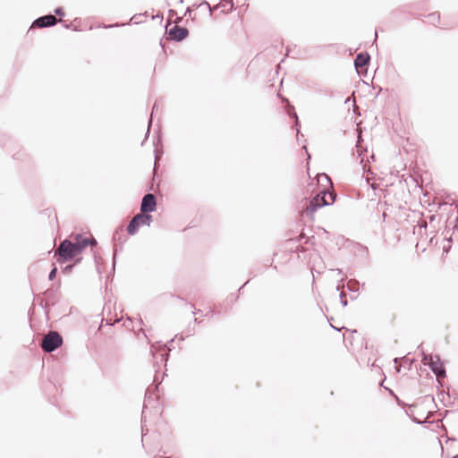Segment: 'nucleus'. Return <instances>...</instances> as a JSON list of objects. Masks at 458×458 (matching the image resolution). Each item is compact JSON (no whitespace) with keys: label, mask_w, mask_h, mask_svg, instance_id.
Segmentation results:
<instances>
[{"label":"nucleus","mask_w":458,"mask_h":458,"mask_svg":"<svg viewBox=\"0 0 458 458\" xmlns=\"http://www.w3.org/2000/svg\"><path fill=\"white\" fill-rule=\"evenodd\" d=\"M89 247L92 258H101L103 252L98 241L93 236H84L81 233H72L60 242L59 248L54 250L53 258H76Z\"/></svg>","instance_id":"obj_1"},{"label":"nucleus","mask_w":458,"mask_h":458,"mask_svg":"<svg viewBox=\"0 0 458 458\" xmlns=\"http://www.w3.org/2000/svg\"><path fill=\"white\" fill-rule=\"evenodd\" d=\"M178 337L176 335L174 338L170 339L167 343L162 344V342H157L155 344H152L150 347V352L152 353L154 359V368H155V375L153 383L150 386H153L156 390H159V385L161 384L164 375L160 378L159 369L160 366L158 364V359L161 362L166 363L169 358V352L172 351V344L174 341V338Z\"/></svg>","instance_id":"obj_2"},{"label":"nucleus","mask_w":458,"mask_h":458,"mask_svg":"<svg viewBox=\"0 0 458 458\" xmlns=\"http://www.w3.org/2000/svg\"><path fill=\"white\" fill-rule=\"evenodd\" d=\"M335 198L336 194L334 192H330L326 189L320 191L318 194L309 201V204L305 208L307 216L312 217L318 208L333 205L335 201Z\"/></svg>","instance_id":"obj_3"},{"label":"nucleus","mask_w":458,"mask_h":458,"mask_svg":"<svg viewBox=\"0 0 458 458\" xmlns=\"http://www.w3.org/2000/svg\"><path fill=\"white\" fill-rule=\"evenodd\" d=\"M116 260L117 259H110V262L108 263V259H94L95 267L99 276V278H106V285L114 277L115 272Z\"/></svg>","instance_id":"obj_4"},{"label":"nucleus","mask_w":458,"mask_h":458,"mask_svg":"<svg viewBox=\"0 0 458 458\" xmlns=\"http://www.w3.org/2000/svg\"><path fill=\"white\" fill-rule=\"evenodd\" d=\"M418 349L421 351L423 360L429 367L430 370L435 374V376L437 378H445L446 377V369L440 359V356L435 355L436 360H433L431 355L427 354L423 351L421 344L418 346Z\"/></svg>","instance_id":"obj_5"},{"label":"nucleus","mask_w":458,"mask_h":458,"mask_svg":"<svg viewBox=\"0 0 458 458\" xmlns=\"http://www.w3.org/2000/svg\"><path fill=\"white\" fill-rule=\"evenodd\" d=\"M153 220V216L150 214H143L141 212L135 215L127 225V232L130 235H134L138 233L139 228L141 225L149 226Z\"/></svg>","instance_id":"obj_6"},{"label":"nucleus","mask_w":458,"mask_h":458,"mask_svg":"<svg viewBox=\"0 0 458 458\" xmlns=\"http://www.w3.org/2000/svg\"><path fill=\"white\" fill-rule=\"evenodd\" d=\"M275 259H262L261 261H257L250 269V274L252 277H256L259 275H262L265 271L269 268H272L276 272L284 274L285 271L284 267H279L277 265H274Z\"/></svg>","instance_id":"obj_7"},{"label":"nucleus","mask_w":458,"mask_h":458,"mask_svg":"<svg viewBox=\"0 0 458 458\" xmlns=\"http://www.w3.org/2000/svg\"><path fill=\"white\" fill-rule=\"evenodd\" d=\"M59 285H51L44 292V299L40 301L39 306L48 314L50 307L55 306L59 301Z\"/></svg>","instance_id":"obj_8"},{"label":"nucleus","mask_w":458,"mask_h":458,"mask_svg":"<svg viewBox=\"0 0 458 458\" xmlns=\"http://www.w3.org/2000/svg\"><path fill=\"white\" fill-rule=\"evenodd\" d=\"M63 344L62 335L55 331L48 333L41 342V348L46 352H53Z\"/></svg>","instance_id":"obj_9"},{"label":"nucleus","mask_w":458,"mask_h":458,"mask_svg":"<svg viewBox=\"0 0 458 458\" xmlns=\"http://www.w3.org/2000/svg\"><path fill=\"white\" fill-rule=\"evenodd\" d=\"M343 249L349 250V252L356 258H365L369 255L368 247L351 240L344 242Z\"/></svg>","instance_id":"obj_10"},{"label":"nucleus","mask_w":458,"mask_h":458,"mask_svg":"<svg viewBox=\"0 0 458 458\" xmlns=\"http://www.w3.org/2000/svg\"><path fill=\"white\" fill-rule=\"evenodd\" d=\"M157 199L152 193H147L143 196L140 203V212L143 214H150L157 209Z\"/></svg>","instance_id":"obj_11"},{"label":"nucleus","mask_w":458,"mask_h":458,"mask_svg":"<svg viewBox=\"0 0 458 458\" xmlns=\"http://www.w3.org/2000/svg\"><path fill=\"white\" fill-rule=\"evenodd\" d=\"M169 38L174 42H181L189 36V30L186 27L174 25L166 30Z\"/></svg>","instance_id":"obj_12"},{"label":"nucleus","mask_w":458,"mask_h":458,"mask_svg":"<svg viewBox=\"0 0 458 458\" xmlns=\"http://www.w3.org/2000/svg\"><path fill=\"white\" fill-rule=\"evenodd\" d=\"M370 59V55L366 51L356 55L353 60V65L360 75L361 69H365V72H367V68L369 65Z\"/></svg>","instance_id":"obj_13"},{"label":"nucleus","mask_w":458,"mask_h":458,"mask_svg":"<svg viewBox=\"0 0 458 458\" xmlns=\"http://www.w3.org/2000/svg\"><path fill=\"white\" fill-rule=\"evenodd\" d=\"M58 22V20L55 15L49 13L47 15L40 16L37 18L33 22L32 26H35L39 29L43 28H50L55 26Z\"/></svg>","instance_id":"obj_14"},{"label":"nucleus","mask_w":458,"mask_h":458,"mask_svg":"<svg viewBox=\"0 0 458 458\" xmlns=\"http://www.w3.org/2000/svg\"><path fill=\"white\" fill-rule=\"evenodd\" d=\"M156 392H158V390H156L153 386H149L145 393V400L143 403V410L141 414V422L143 421L145 410L147 409L148 405L150 404L152 402H157V394Z\"/></svg>","instance_id":"obj_15"},{"label":"nucleus","mask_w":458,"mask_h":458,"mask_svg":"<svg viewBox=\"0 0 458 458\" xmlns=\"http://www.w3.org/2000/svg\"><path fill=\"white\" fill-rule=\"evenodd\" d=\"M60 264L61 271L64 275L70 274L73 267L78 265L81 259H56Z\"/></svg>","instance_id":"obj_16"},{"label":"nucleus","mask_w":458,"mask_h":458,"mask_svg":"<svg viewBox=\"0 0 458 458\" xmlns=\"http://www.w3.org/2000/svg\"><path fill=\"white\" fill-rule=\"evenodd\" d=\"M287 114L290 117H293L294 118V129L296 130L297 131V135H299L300 133V129H301V123H300V121H299V118H298V115L294 110V107L293 106H290V109L287 110ZM299 139V136H297V140Z\"/></svg>","instance_id":"obj_17"},{"label":"nucleus","mask_w":458,"mask_h":458,"mask_svg":"<svg viewBox=\"0 0 458 458\" xmlns=\"http://www.w3.org/2000/svg\"><path fill=\"white\" fill-rule=\"evenodd\" d=\"M400 360H403V366H406L407 365V368L408 369H411V367H412V363H413V360H410L409 358L407 357H403V358H394V367L396 369V370L398 372H400L401 369L400 367H398V363Z\"/></svg>","instance_id":"obj_18"},{"label":"nucleus","mask_w":458,"mask_h":458,"mask_svg":"<svg viewBox=\"0 0 458 458\" xmlns=\"http://www.w3.org/2000/svg\"><path fill=\"white\" fill-rule=\"evenodd\" d=\"M158 110V104L157 102H155V104L153 105L152 106V110H151V114H150V117H149V120H148V127H150V124L152 123V120H153V116L154 114H156V112H157ZM148 134H149V128H148V131L146 132V136H145V139L144 140L142 141V145L144 144V141L148 139Z\"/></svg>","instance_id":"obj_19"},{"label":"nucleus","mask_w":458,"mask_h":458,"mask_svg":"<svg viewBox=\"0 0 458 458\" xmlns=\"http://www.w3.org/2000/svg\"><path fill=\"white\" fill-rule=\"evenodd\" d=\"M428 21L431 24L436 25V23L439 22V21H440V14L438 12H435V13L428 14Z\"/></svg>","instance_id":"obj_20"},{"label":"nucleus","mask_w":458,"mask_h":458,"mask_svg":"<svg viewBox=\"0 0 458 458\" xmlns=\"http://www.w3.org/2000/svg\"><path fill=\"white\" fill-rule=\"evenodd\" d=\"M405 414L412 420L413 423L421 425L423 424V421L420 420L418 418H416L411 411L409 410L404 409Z\"/></svg>","instance_id":"obj_21"},{"label":"nucleus","mask_w":458,"mask_h":458,"mask_svg":"<svg viewBox=\"0 0 458 458\" xmlns=\"http://www.w3.org/2000/svg\"><path fill=\"white\" fill-rule=\"evenodd\" d=\"M52 266H53V267H52V269L50 270V272L48 274L49 281H53V280L55 279L57 271H58V268H57L55 264H53Z\"/></svg>","instance_id":"obj_22"},{"label":"nucleus","mask_w":458,"mask_h":458,"mask_svg":"<svg viewBox=\"0 0 458 458\" xmlns=\"http://www.w3.org/2000/svg\"><path fill=\"white\" fill-rule=\"evenodd\" d=\"M239 299V295L237 293H230L227 298H226V302L228 304H233L234 302H236Z\"/></svg>","instance_id":"obj_23"},{"label":"nucleus","mask_w":458,"mask_h":458,"mask_svg":"<svg viewBox=\"0 0 458 458\" xmlns=\"http://www.w3.org/2000/svg\"><path fill=\"white\" fill-rule=\"evenodd\" d=\"M142 14L141 13H138V14H134L130 21L128 23H123L122 24L123 26L126 25V24H129L130 22H133L134 24H139L140 22V17L141 16Z\"/></svg>","instance_id":"obj_24"},{"label":"nucleus","mask_w":458,"mask_h":458,"mask_svg":"<svg viewBox=\"0 0 458 458\" xmlns=\"http://www.w3.org/2000/svg\"><path fill=\"white\" fill-rule=\"evenodd\" d=\"M397 405L400 406L401 408L404 409L405 407H408L409 404H407L406 403H404L403 400H401L398 395L394 396V397Z\"/></svg>","instance_id":"obj_25"},{"label":"nucleus","mask_w":458,"mask_h":458,"mask_svg":"<svg viewBox=\"0 0 458 458\" xmlns=\"http://www.w3.org/2000/svg\"><path fill=\"white\" fill-rule=\"evenodd\" d=\"M339 298H340V302H341L342 306L346 307L348 305V301L345 297V294L344 293H340Z\"/></svg>","instance_id":"obj_26"},{"label":"nucleus","mask_w":458,"mask_h":458,"mask_svg":"<svg viewBox=\"0 0 458 458\" xmlns=\"http://www.w3.org/2000/svg\"><path fill=\"white\" fill-rule=\"evenodd\" d=\"M55 15L59 16V17H64L65 15V13H64L63 7H56L55 9Z\"/></svg>","instance_id":"obj_27"},{"label":"nucleus","mask_w":458,"mask_h":458,"mask_svg":"<svg viewBox=\"0 0 458 458\" xmlns=\"http://www.w3.org/2000/svg\"><path fill=\"white\" fill-rule=\"evenodd\" d=\"M202 4H203L204 6H207V7L208 8V10H209V13H213L214 9H216V8H217V6L214 7V8H213V7H211L210 4H209L208 1H203L199 5H202Z\"/></svg>","instance_id":"obj_28"},{"label":"nucleus","mask_w":458,"mask_h":458,"mask_svg":"<svg viewBox=\"0 0 458 458\" xmlns=\"http://www.w3.org/2000/svg\"><path fill=\"white\" fill-rule=\"evenodd\" d=\"M190 305L191 308L194 309V310L192 311V314L193 315H196V314H201L202 313V310H196L195 309V305L192 303V302H190Z\"/></svg>","instance_id":"obj_29"},{"label":"nucleus","mask_w":458,"mask_h":458,"mask_svg":"<svg viewBox=\"0 0 458 458\" xmlns=\"http://www.w3.org/2000/svg\"><path fill=\"white\" fill-rule=\"evenodd\" d=\"M170 297H172V298H176V299H178V300H180V301H182L186 302V300H185L183 297L180 296V295H176V294H174V293H170Z\"/></svg>","instance_id":"obj_30"},{"label":"nucleus","mask_w":458,"mask_h":458,"mask_svg":"<svg viewBox=\"0 0 458 458\" xmlns=\"http://www.w3.org/2000/svg\"><path fill=\"white\" fill-rule=\"evenodd\" d=\"M216 314L213 309H209L207 313L204 315L205 317H213Z\"/></svg>","instance_id":"obj_31"},{"label":"nucleus","mask_w":458,"mask_h":458,"mask_svg":"<svg viewBox=\"0 0 458 458\" xmlns=\"http://www.w3.org/2000/svg\"><path fill=\"white\" fill-rule=\"evenodd\" d=\"M224 2H225V4H223V6H225L226 4H230V5H231L230 10H233L234 8L233 0H224Z\"/></svg>","instance_id":"obj_32"},{"label":"nucleus","mask_w":458,"mask_h":458,"mask_svg":"<svg viewBox=\"0 0 458 458\" xmlns=\"http://www.w3.org/2000/svg\"><path fill=\"white\" fill-rule=\"evenodd\" d=\"M250 279L247 280V281H246V282H245V283H244V284H242V285L238 289V291H237V293H238L237 294H238V295L241 293V292L242 291V289L244 288V286L250 283Z\"/></svg>","instance_id":"obj_33"},{"label":"nucleus","mask_w":458,"mask_h":458,"mask_svg":"<svg viewBox=\"0 0 458 458\" xmlns=\"http://www.w3.org/2000/svg\"><path fill=\"white\" fill-rule=\"evenodd\" d=\"M59 22L63 23V26L65 28V29H70L71 26H72V23H66L65 21L60 20L58 21Z\"/></svg>","instance_id":"obj_34"},{"label":"nucleus","mask_w":458,"mask_h":458,"mask_svg":"<svg viewBox=\"0 0 458 458\" xmlns=\"http://www.w3.org/2000/svg\"><path fill=\"white\" fill-rule=\"evenodd\" d=\"M386 389L388 391V393L390 394L391 396L394 397L397 395L392 389H390L388 387H386Z\"/></svg>","instance_id":"obj_35"},{"label":"nucleus","mask_w":458,"mask_h":458,"mask_svg":"<svg viewBox=\"0 0 458 458\" xmlns=\"http://www.w3.org/2000/svg\"><path fill=\"white\" fill-rule=\"evenodd\" d=\"M168 13H169V17H170V18H171V17H173V16H174V15H176V12H175L174 10H173V9H170V10L168 11Z\"/></svg>","instance_id":"obj_36"},{"label":"nucleus","mask_w":458,"mask_h":458,"mask_svg":"<svg viewBox=\"0 0 458 458\" xmlns=\"http://www.w3.org/2000/svg\"><path fill=\"white\" fill-rule=\"evenodd\" d=\"M119 26H120V24L115 23V24H109L107 26H105V28H114V27H119Z\"/></svg>","instance_id":"obj_37"},{"label":"nucleus","mask_w":458,"mask_h":458,"mask_svg":"<svg viewBox=\"0 0 458 458\" xmlns=\"http://www.w3.org/2000/svg\"><path fill=\"white\" fill-rule=\"evenodd\" d=\"M116 255H117V248H116V247H114V254H113V257H112V258H113V259H115V258H116Z\"/></svg>","instance_id":"obj_38"},{"label":"nucleus","mask_w":458,"mask_h":458,"mask_svg":"<svg viewBox=\"0 0 458 458\" xmlns=\"http://www.w3.org/2000/svg\"><path fill=\"white\" fill-rule=\"evenodd\" d=\"M450 247H451L450 245H448V246H444V247H443V251H444V252H447V251H448V250L450 249Z\"/></svg>","instance_id":"obj_39"},{"label":"nucleus","mask_w":458,"mask_h":458,"mask_svg":"<svg viewBox=\"0 0 458 458\" xmlns=\"http://www.w3.org/2000/svg\"><path fill=\"white\" fill-rule=\"evenodd\" d=\"M348 290L352 293H358V289H354V288H352V287H349L348 286Z\"/></svg>","instance_id":"obj_40"},{"label":"nucleus","mask_w":458,"mask_h":458,"mask_svg":"<svg viewBox=\"0 0 458 458\" xmlns=\"http://www.w3.org/2000/svg\"><path fill=\"white\" fill-rule=\"evenodd\" d=\"M453 412H454V411H452V410H446V411H445V416L448 415L449 413H453Z\"/></svg>","instance_id":"obj_41"},{"label":"nucleus","mask_w":458,"mask_h":458,"mask_svg":"<svg viewBox=\"0 0 458 458\" xmlns=\"http://www.w3.org/2000/svg\"><path fill=\"white\" fill-rule=\"evenodd\" d=\"M237 4H244L246 0H236Z\"/></svg>","instance_id":"obj_42"},{"label":"nucleus","mask_w":458,"mask_h":458,"mask_svg":"<svg viewBox=\"0 0 458 458\" xmlns=\"http://www.w3.org/2000/svg\"><path fill=\"white\" fill-rule=\"evenodd\" d=\"M106 326H113L114 324H113V323H111V321H110V320L106 319Z\"/></svg>","instance_id":"obj_43"},{"label":"nucleus","mask_w":458,"mask_h":458,"mask_svg":"<svg viewBox=\"0 0 458 458\" xmlns=\"http://www.w3.org/2000/svg\"><path fill=\"white\" fill-rule=\"evenodd\" d=\"M155 18H161L162 19L163 15L160 14V13H157L156 16H153V19H155Z\"/></svg>","instance_id":"obj_44"},{"label":"nucleus","mask_w":458,"mask_h":458,"mask_svg":"<svg viewBox=\"0 0 458 458\" xmlns=\"http://www.w3.org/2000/svg\"><path fill=\"white\" fill-rule=\"evenodd\" d=\"M435 215H430L429 216V220L432 222L433 220H435Z\"/></svg>","instance_id":"obj_45"},{"label":"nucleus","mask_w":458,"mask_h":458,"mask_svg":"<svg viewBox=\"0 0 458 458\" xmlns=\"http://www.w3.org/2000/svg\"><path fill=\"white\" fill-rule=\"evenodd\" d=\"M191 13V9L190 7H188V8L186 9V13Z\"/></svg>","instance_id":"obj_46"},{"label":"nucleus","mask_w":458,"mask_h":458,"mask_svg":"<svg viewBox=\"0 0 458 458\" xmlns=\"http://www.w3.org/2000/svg\"><path fill=\"white\" fill-rule=\"evenodd\" d=\"M305 148V150H307V148L306 146L303 147ZM307 155H308V158L310 159V155L308 153V151H306Z\"/></svg>","instance_id":"obj_47"},{"label":"nucleus","mask_w":458,"mask_h":458,"mask_svg":"<svg viewBox=\"0 0 458 458\" xmlns=\"http://www.w3.org/2000/svg\"><path fill=\"white\" fill-rule=\"evenodd\" d=\"M355 299H356V296H354V294H352L351 300H355Z\"/></svg>","instance_id":"obj_48"},{"label":"nucleus","mask_w":458,"mask_h":458,"mask_svg":"<svg viewBox=\"0 0 458 458\" xmlns=\"http://www.w3.org/2000/svg\"><path fill=\"white\" fill-rule=\"evenodd\" d=\"M377 30H376V31H375V40H377Z\"/></svg>","instance_id":"obj_49"},{"label":"nucleus","mask_w":458,"mask_h":458,"mask_svg":"<svg viewBox=\"0 0 458 458\" xmlns=\"http://www.w3.org/2000/svg\"><path fill=\"white\" fill-rule=\"evenodd\" d=\"M194 322H195L196 324H197V323H199L197 318H194Z\"/></svg>","instance_id":"obj_50"},{"label":"nucleus","mask_w":458,"mask_h":458,"mask_svg":"<svg viewBox=\"0 0 458 458\" xmlns=\"http://www.w3.org/2000/svg\"><path fill=\"white\" fill-rule=\"evenodd\" d=\"M139 323H140V325H143V321L141 320V318H140V319H139Z\"/></svg>","instance_id":"obj_51"},{"label":"nucleus","mask_w":458,"mask_h":458,"mask_svg":"<svg viewBox=\"0 0 458 458\" xmlns=\"http://www.w3.org/2000/svg\"><path fill=\"white\" fill-rule=\"evenodd\" d=\"M286 52H287L286 55H288L290 53L289 47H287Z\"/></svg>","instance_id":"obj_52"},{"label":"nucleus","mask_w":458,"mask_h":458,"mask_svg":"<svg viewBox=\"0 0 458 458\" xmlns=\"http://www.w3.org/2000/svg\"><path fill=\"white\" fill-rule=\"evenodd\" d=\"M445 239H446L449 242L452 241V238H451V237H449V238H446V237H445Z\"/></svg>","instance_id":"obj_53"},{"label":"nucleus","mask_w":458,"mask_h":458,"mask_svg":"<svg viewBox=\"0 0 458 458\" xmlns=\"http://www.w3.org/2000/svg\"><path fill=\"white\" fill-rule=\"evenodd\" d=\"M184 337L182 335L180 336V341H183Z\"/></svg>","instance_id":"obj_54"},{"label":"nucleus","mask_w":458,"mask_h":458,"mask_svg":"<svg viewBox=\"0 0 458 458\" xmlns=\"http://www.w3.org/2000/svg\"><path fill=\"white\" fill-rule=\"evenodd\" d=\"M313 270H314V268L312 267V268H311V270H310V273H311V274H312V276H314Z\"/></svg>","instance_id":"obj_55"},{"label":"nucleus","mask_w":458,"mask_h":458,"mask_svg":"<svg viewBox=\"0 0 458 458\" xmlns=\"http://www.w3.org/2000/svg\"><path fill=\"white\" fill-rule=\"evenodd\" d=\"M336 291H340V285L339 284L336 286Z\"/></svg>","instance_id":"obj_56"},{"label":"nucleus","mask_w":458,"mask_h":458,"mask_svg":"<svg viewBox=\"0 0 458 458\" xmlns=\"http://www.w3.org/2000/svg\"><path fill=\"white\" fill-rule=\"evenodd\" d=\"M331 327H333V329H335V330L339 331V329H338V328H336L335 327H334V326H332V325H331Z\"/></svg>","instance_id":"obj_57"},{"label":"nucleus","mask_w":458,"mask_h":458,"mask_svg":"<svg viewBox=\"0 0 458 458\" xmlns=\"http://www.w3.org/2000/svg\"><path fill=\"white\" fill-rule=\"evenodd\" d=\"M141 434H142V437L144 436V429L143 428H141Z\"/></svg>","instance_id":"obj_58"},{"label":"nucleus","mask_w":458,"mask_h":458,"mask_svg":"<svg viewBox=\"0 0 458 458\" xmlns=\"http://www.w3.org/2000/svg\"><path fill=\"white\" fill-rule=\"evenodd\" d=\"M50 402L54 404V406H56V403H54V401L50 400Z\"/></svg>","instance_id":"obj_59"}]
</instances>
